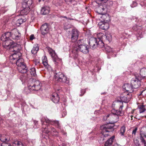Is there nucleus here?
Here are the masks:
<instances>
[{
    "label": "nucleus",
    "mask_w": 146,
    "mask_h": 146,
    "mask_svg": "<svg viewBox=\"0 0 146 146\" xmlns=\"http://www.w3.org/2000/svg\"><path fill=\"white\" fill-rule=\"evenodd\" d=\"M2 45L3 47L7 50L13 48L12 51L14 53L10 56V60H15L21 56V54L20 52L21 49V45L14 42L13 40H9L6 42H3Z\"/></svg>",
    "instance_id": "obj_1"
},
{
    "label": "nucleus",
    "mask_w": 146,
    "mask_h": 146,
    "mask_svg": "<svg viewBox=\"0 0 146 146\" xmlns=\"http://www.w3.org/2000/svg\"><path fill=\"white\" fill-rule=\"evenodd\" d=\"M119 103L121 105L120 106L118 110H111V113L109 114V123L107 124H111L114 125V123L117 122L119 120V116H122L123 115V111H122L123 107V103L117 102V104Z\"/></svg>",
    "instance_id": "obj_2"
},
{
    "label": "nucleus",
    "mask_w": 146,
    "mask_h": 146,
    "mask_svg": "<svg viewBox=\"0 0 146 146\" xmlns=\"http://www.w3.org/2000/svg\"><path fill=\"white\" fill-rule=\"evenodd\" d=\"M21 34L18 31L14 29L11 32H8L3 34L1 37V39L3 42L11 40L10 38L15 40H18L21 38Z\"/></svg>",
    "instance_id": "obj_3"
},
{
    "label": "nucleus",
    "mask_w": 146,
    "mask_h": 146,
    "mask_svg": "<svg viewBox=\"0 0 146 146\" xmlns=\"http://www.w3.org/2000/svg\"><path fill=\"white\" fill-rule=\"evenodd\" d=\"M107 9L106 7L104 8L103 7L101 10V18L102 20H101V29L105 30H107L109 27V23L111 19L109 15L106 13Z\"/></svg>",
    "instance_id": "obj_4"
},
{
    "label": "nucleus",
    "mask_w": 146,
    "mask_h": 146,
    "mask_svg": "<svg viewBox=\"0 0 146 146\" xmlns=\"http://www.w3.org/2000/svg\"><path fill=\"white\" fill-rule=\"evenodd\" d=\"M81 40L78 41L76 43V47H74L73 52L76 54L75 56L76 57L78 55V52L80 51L84 54H87L89 52V47L86 44H83Z\"/></svg>",
    "instance_id": "obj_5"
},
{
    "label": "nucleus",
    "mask_w": 146,
    "mask_h": 146,
    "mask_svg": "<svg viewBox=\"0 0 146 146\" xmlns=\"http://www.w3.org/2000/svg\"><path fill=\"white\" fill-rule=\"evenodd\" d=\"M113 127V125L110 123L101 126V129L102 131V133H101V134H102L101 135V139L102 138V139L103 140L105 139L109 135L108 134H105L104 133L112 131L114 130Z\"/></svg>",
    "instance_id": "obj_6"
},
{
    "label": "nucleus",
    "mask_w": 146,
    "mask_h": 146,
    "mask_svg": "<svg viewBox=\"0 0 146 146\" xmlns=\"http://www.w3.org/2000/svg\"><path fill=\"white\" fill-rule=\"evenodd\" d=\"M41 86V84L40 82L38 80H36L33 85L29 86L28 88L25 89V92L27 94L31 91H38L40 89Z\"/></svg>",
    "instance_id": "obj_7"
},
{
    "label": "nucleus",
    "mask_w": 146,
    "mask_h": 146,
    "mask_svg": "<svg viewBox=\"0 0 146 146\" xmlns=\"http://www.w3.org/2000/svg\"><path fill=\"white\" fill-rule=\"evenodd\" d=\"M32 4L31 0H24L22 3V7L24 9L21 11V14L22 15H27L30 10V6Z\"/></svg>",
    "instance_id": "obj_8"
},
{
    "label": "nucleus",
    "mask_w": 146,
    "mask_h": 146,
    "mask_svg": "<svg viewBox=\"0 0 146 146\" xmlns=\"http://www.w3.org/2000/svg\"><path fill=\"white\" fill-rule=\"evenodd\" d=\"M42 125L50 124L55 126L57 128L60 129L61 126L59 121H58L50 120L45 117H43L41 119Z\"/></svg>",
    "instance_id": "obj_9"
},
{
    "label": "nucleus",
    "mask_w": 146,
    "mask_h": 146,
    "mask_svg": "<svg viewBox=\"0 0 146 146\" xmlns=\"http://www.w3.org/2000/svg\"><path fill=\"white\" fill-rule=\"evenodd\" d=\"M141 78L139 76L135 74V78H132L131 81V84L133 88H137L140 86Z\"/></svg>",
    "instance_id": "obj_10"
},
{
    "label": "nucleus",
    "mask_w": 146,
    "mask_h": 146,
    "mask_svg": "<svg viewBox=\"0 0 146 146\" xmlns=\"http://www.w3.org/2000/svg\"><path fill=\"white\" fill-rule=\"evenodd\" d=\"M49 53L52 58L53 60L56 65H58L59 62L61 61L54 50L50 48L48 49Z\"/></svg>",
    "instance_id": "obj_11"
},
{
    "label": "nucleus",
    "mask_w": 146,
    "mask_h": 146,
    "mask_svg": "<svg viewBox=\"0 0 146 146\" xmlns=\"http://www.w3.org/2000/svg\"><path fill=\"white\" fill-rule=\"evenodd\" d=\"M54 77L59 82L68 83L67 82L68 80H67V77L61 72H59L56 73L54 75Z\"/></svg>",
    "instance_id": "obj_12"
},
{
    "label": "nucleus",
    "mask_w": 146,
    "mask_h": 146,
    "mask_svg": "<svg viewBox=\"0 0 146 146\" xmlns=\"http://www.w3.org/2000/svg\"><path fill=\"white\" fill-rule=\"evenodd\" d=\"M79 33V31L76 29L72 30L71 33V38L72 42H74L77 40Z\"/></svg>",
    "instance_id": "obj_13"
},
{
    "label": "nucleus",
    "mask_w": 146,
    "mask_h": 146,
    "mask_svg": "<svg viewBox=\"0 0 146 146\" xmlns=\"http://www.w3.org/2000/svg\"><path fill=\"white\" fill-rule=\"evenodd\" d=\"M49 29V26L47 23H45L41 26L40 28L41 34L44 36L48 32Z\"/></svg>",
    "instance_id": "obj_14"
},
{
    "label": "nucleus",
    "mask_w": 146,
    "mask_h": 146,
    "mask_svg": "<svg viewBox=\"0 0 146 146\" xmlns=\"http://www.w3.org/2000/svg\"><path fill=\"white\" fill-rule=\"evenodd\" d=\"M89 44L92 49H94L96 48L98 44L97 38L94 37L91 38L89 42Z\"/></svg>",
    "instance_id": "obj_15"
},
{
    "label": "nucleus",
    "mask_w": 146,
    "mask_h": 146,
    "mask_svg": "<svg viewBox=\"0 0 146 146\" xmlns=\"http://www.w3.org/2000/svg\"><path fill=\"white\" fill-rule=\"evenodd\" d=\"M123 94L125 95L121 96V100L125 102H128L131 98V93H127L125 92H124Z\"/></svg>",
    "instance_id": "obj_16"
},
{
    "label": "nucleus",
    "mask_w": 146,
    "mask_h": 146,
    "mask_svg": "<svg viewBox=\"0 0 146 146\" xmlns=\"http://www.w3.org/2000/svg\"><path fill=\"white\" fill-rule=\"evenodd\" d=\"M11 62L15 63L16 62V64L17 66V67H21L22 65H23L26 64L24 62V60L22 58H17L15 60H10Z\"/></svg>",
    "instance_id": "obj_17"
},
{
    "label": "nucleus",
    "mask_w": 146,
    "mask_h": 146,
    "mask_svg": "<svg viewBox=\"0 0 146 146\" xmlns=\"http://www.w3.org/2000/svg\"><path fill=\"white\" fill-rule=\"evenodd\" d=\"M107 39L108 41H111L112 40V36L110 34L106 35V34L104 35L102 33L101 34V47L104 46V44L102 41V40L105 39Z\"/></svg>",
    "instance_id": "obj_18"
},
{
    "label": "nucleus",
    "mask_w": 146,
    "mask_h": 146,
    "mask_svg": "<svg viewBox=\"0 0 146 146\" xmlns=\"http://www.w3.org/2000/svg\"><path fill=\"white\" fill-rule=\"evenodd\" d=\"M123 89H125L126 91L127 92H129V93H131L133 91V88L131 84H130L128 83L125 84L123 86Z\"/></svg>",
    "instance_id": "obj_19"
},
{
    "label": "nucleus",
    "mask_w": 146,
    "mask_h": 146,
    "mask_svg": "<svg viewBox=\"0 0 146 146\" xmlns=\"http://www.w3.org/2000/svg\"><path fill=\"white\" fill-rule=\"evenodd\" d=\"M44 125H43L42 127L43 128H44V130H42V131L43 132L45 133H48L50 132L51 133H52V132L54 133H58V132L56 131V129L53 127H50V130H49L48 129V127L47 128L46 127H44L43 126Z\"/></svg>",
    "instance_id": "obj_20"
},
{
    "label": "nucleus",
    "mask_w": 146,
    "mask_h": 146,
    "mask_svg": "<svg viewBox=\"0 0 146 146\" xmlns=\"http://www.w3.org/2000/svg\"><path fill=\"white\" fill-rule=\"evenodd\" d=\"M17 69L19 72L21 73H26L27 71V67L26 65H22V66L17 67Z\"/></svg>",
    "instance_id": "obj_21"
},
{
    "label": "nucleus",
    "mask_w": 146,
    "mask_h": 146,
    "mask_svg": "<svg viewBox=\"0 0 146 146\" xmlns=\"http://www.w3.org/2000/svg\"><path fill=\"white\" fill-rule=\"evenodd\" d=\"M52 101L55 103H57L59 100V98L58 94L57 93H54L51 97Z\"/></svg>",
    "instance_id": "obj_22"
},
{
    "label": "nucleus",
    "mask_w": 146,
    "mask_h": 146,
    "mask_svg": "<svg viewBox=\"0 0 146 146\" xmlns=\"http://www.w3.org/2000/svg\"><path fill=\"white\" fill-rule=\"evenodd\" d=\"M50 9V7H49L44 6L42 8L41 13L44 15L48 14L49 12Z\"/></svg>",
    "instance_id": "obj_23"
},
{
    "label": "nucleus",
    "mask_w": 146,
    "mask_h": 146,
    "mask_svg": "<svg viewBox=\"0 0 146 146\" xmlns=\"http://www.w3.org/2000/svg\"><path fill=\"white\" fill-rule=\"evenodd\" d=\"M136 74L141 77V79L142 80L144 78L146 77V69L142 68L140 70L139 74Z\"/></svg>",
    "instance_id": "obj_24"
},
{
    "label": "nucleus",
    "mask_w": 146,
    "mask_h": 146,
    "mask_svg": "<svg viewBox=\"0 0 146 146\" xmlns=\"http://www.w3.org/2000/svg\"><path fill=\"white\" fill-rule=\"evenodd\" d=\"M115 138V136H112L106 142L105 144V146H111L113 143Z\"/></svg>",
    "instance_id": "obj_25"
},
{
    "label": "nucleus",
    "mask_w": 146,
    "mask_h": 146,
    "mask_svg": "<svg viewBox=\"0 0 146 146\" xmlns=\"http://www.w3.org/2000/svg\"><path fill=\"white\" fill-rule=\"evenodd\" d=\"M10 139H8L4 135H1L0 134V140L3 142L1 145L2 146L3 145H4L5 143H7L9 141Z\"/></svg>",
    "instance_id": "obj_26"
},
{
    "label": "nucleus",
    "mask_w": 146,
    "mask_h": 146,
    "mask_svg": "<svg viewBox=\"0 0 146 146\" xmlns=\"http://www.w3.org/2000/svg\"><path fill=\"white\" fill-rule=\"evenodd\" d=\"M26 21V19L24 17L19 19L17 20L16 23V25L17 26H19L21 24L25 22Z\"/></svg>",
    "instance_id": "obj_27"
},
{
    "label": "nucleus",
    "mask_w": 146,
    "mask_h": 146,
    "mask_svg": "<svg viewBox=\"0 0 146 146\" xmlns=\"http://www.w3.org/2000/svg\"><path fill=\"white\" fill-rule=\"evenodd\" d=\"M42 63L44 66L49 70H50L51 67L48 64V61L47 60V58L46 56L44 57V58L42 60Z\"/></svg>",
    "instance_id": "obj_28"
},
{
    "label": "nucleus",
    "mask_w": 146,
    "mask_h": 146,
    "mask_svg": "<svg viewBox=\"0 0 146 146\" xmlns=\"http://www.w3.org/2000/svg\"><path fill=\"white\" fill-rule=\"evenodd\" d=\"M145 105H140L138 106V108L140 113H143L146 110Z\"/></svg>",
    "instance_id": "obj_29"
},
{
    "label": "nucleus",
    "mask_w": 146,
    "mask_h": 146,
    "mask_svg": "<svg viewBox=\"0 0 146 146\" xmlns=\"http://www.w3.org/2000/svg\"><path fill=\"white\" fill-rule=\"evenodd\" d=\"M13 146H24L23 143L18 141H15L13 142Z\"/></svg>",
    "instance_id": "obj_30"
},
{
    "label": "nucleus",
    "mask_w": 146,
    "mask_h": 146,
    "mask_svg": "<svg viewBox=\"0 0 146 146\" xmlns=\"http://www.w3.org/2000/svg\"><path fill=\"white\" fill-rule=\"evenodd\" d=\"M125 127L124 126H122L120 129V134L121 136H124L125 131Z\"/></svg>",
    "instance_id": "obj_31"
},
{
    "label": "nucleus",
    "mask_w": 146,
    "mask_h": 146,
    "mask_svg": "<svg viewBox=\"0 0 146 146\" xmlns=\"http://www.w3.org/2000/svg\"><path fill=\"white\" fill-rule=\"evenodd\" d=\"M63 3V1L62 0H57L54 3L56 6L57 7L61 6Z\"/></svg>",
    "instance_id": "obj_32"
},
{
    "label": "nucleus",
    "mask_w": 146,
    "mask_h": 146,
    "mask_svg": "<svg viewBox=\"0 0 146 146\" xmlns=\"http://www.w3.org/2000/svg\"><path fill=\"white\" fill-rule=\"evenodd\" d=\"M30 72L32 76H35L36 75L35 69V68H31L30 69Z\"/></svg>",
    "instance_id": "obj_33"
},
{
    "label": "nucleus",
    "mask_w": 146,
    "mask_h": 146,
    "mask_svg": "<svg viewBox=\"0 0 146 146\" xmlns=\"http://www.w3.org/2000/svg\"><path fill=\"white\" fill-rule=\"evenodd\" d=\"M38 50V48L37 46L34 47L31 50V52L32 54H35Z\"/></svg>",
    "instance_id": "obj_34"
},
{
    "label": "nucleus",
    "mask_w": 146,
    "mask_h": 146,
    "mask_svg": "<svg viewBox=\"0 0 146 146\" xmlns=\"http://www.w3.org/2000/svg\"><path fill=\"white\" fill-rule=\"evenodd\" d=\"M140 139L141 142L143 143L144 146H146V141L141 136V134H140Z\"/></svg>",
    "instance_id": "obj_35"
},
{
    "label": "nucleus",
    "mask_w": 146,
    "mask_h": 146,
    "mask_svg": "<svg viewBox=\"0 0 146 146\" xmlns=\"http://www.w3.org/2000/svg\"><path fill=\"white\" fill-rule=\"evenodd\" d=\"M109 114H108L106 115L103 117V121H108V122H109Z\"/></svg>",
    "instance_id": "obj_36"
},
{
    "label": "nucleus",
    "mask_w": 146,
    "mask_h": 146,
    "mask_svg": "<svg viewBox=\"0 0 146 146\" xmlns=\"http://www.w3.org/2000/svg\"><path fill=\"white\" fill-rule=\"evenodd\" d=\"M137 5V3L135 1H133L131 5L130 6L131 8H134Z\"/></svg>",
    "instance_id": "obj_37"
},
{
    "label": "nucleus",
    "mask_w": 146,
    "mask_h": 146,
    "mask_svg": "<svg viewBox=\"0 0 146 146\" xmlns=\"http://www.w3.org/2000/svg\"><path fill=\"white\" fill-rule=\"evenodd\" d=\"M105 49L106 51L108 52L112 51V49L109 46H107L105 48Z\"/></svg>",
    "instance_id": "obj_38"
},
{
    "label": "nucleus",
    "mask_w": 146,
    "mask_h": 146,
    "mask_svg": "<svg viewBox=\"0 0 146 146\" xmlns=\"http://www.w3.org/2000/svg\"><path fill=\"white\" fill-rule=\"evenodd\" d=\"M134 141V143H135V145H136V146H140V144L139 143V142L138 140L136 139Z\"/></svg>",
    "instance_id": "obj_39"
},
{
    "label": "nucleus",
    "mask_w": 146,
    "mask_h": 146,
    "mask_svg": "<svg viewBox=\"0 0 146 146\" xmlns=\"http://www.w3.org/2000/svg\"><path fill=\"white\" fill-rule=\"evenodd\" d=\"M137 128L136 127L133 130L132 132V134H134V135H135L136 134V133L137 131Z\"/></svg>",
    "instance_id": "obj_40"
},
{
    "label": "nucleus",
    "mask_w": 146,
    "mask_h": 146,
    "mask_svg": "<svg viewBox=\"0 0 146 146\" xmlns=\"http://www.w3.org/2000/svg\"><path fill=\"white\" fill-rule=\"evenodd\" d=\"M2 145L3 146H11V145L10 144L8 143V142L5 143L4 145Z\"/></svg>",
    "instance_id": "obj_41"
},
{
    "label": "nucleus",
    "mask_w": 146,
    "mask_h": 146,
    "mask_svg": "<svg viewBox=\"0 0 146 146\" xmlns=\"http://www.w3.org/2000/svg\"><path fill=\"white\" fill-rule=\"evenodd\" d=\"M133 29L135 30H137V25H135L133 28Z\"/></svg>",
    "instance_id": "obj_42"
},
{
    "label": "nucleus",
    "mask_w": 146,
    "mask_h": 146,
    "mask_svg": "<svg viewBox=\"0 0 146 146\" xmlns=\"http://www.w3.org/2000/svg\"><path fill=\"white\" fill-rule=\"evenodd\" d=\"M34 38V35H31L30 36V39L31 40H33Z\"/></svg>",
    "instance_id": "obj_43"
},
{
    "label": "nucleus",
    "mask_w": 146,
    "mask_h": 146,
    "mask_svg": "<svg viewBox=\"0 0 146 146\" xmlns=\"http://www.w3.org/2000/svg\"><path fill=\"white\" fill-rule=\"evenodd\" d=\"M96 2L98 5H99L100 4V0H96Z\"/></svg>",
    "instance_id": "obj_44"
},
{
    "label": "nucleus",
    "mask_w": 146,
    "mask_h": 146,
    "mask_svg": "<svg viewBox=\"0 0 146 146\" xmlns=\"http://www.w3.org/2000/svg\"><path fill=\"white\" fill-rule=\"evenodd\" d=\"M66 112L65 111H64L63 112V113L62 114V117H64L66 115Z\"/></svg>",
    "instance_id": "obj_45"
},
{
    "label": "nucleus",
    "mask_w": 146,
    "mask_h": 146,
    "mask_svg": "<svg viewBox=\"0 0 146 146\" xmlns=\"http://www.w3.org/2000/svg\"><path fill=\"white\" fill-rule=\"evenodd\" d=\"M108 0H101V3H106Z\"/></svg>",
    "instance_id": "obj_46"
},
{
    "label": "nucleus",
    "mask_w": 146,
    "mask_h": 146,
    "mask_svg": "<svg viewBox=\"0 0 146 146\" xmlns=\"http://www.w3.org/2000/svg\"><path fill=\"white\" fill-rule=\"evenodd\" d=\"M33 122H34V123L35 124V125H36L38 124V121L35 120H34Z\"/></svg>",
    "instance_id": "obj_47"
},
{
    "label": "nucleus",
    "mask_w": 146,
    "mask_h": 146,
    "mask_svg": "<svg viewBox=\"0 0 146 146\" xmlns=\"http://www.w3.org/2000/svg\"><path fill=\"white\" fill-rule=\"evenodd\" d=\"M95 11H96V13H98V15H100V13L99 12H98V11L97 10H96V9H95Z\"/></svg>",
    "instance_id": "obj_48"
},
{
    "label": "nucleus",
    "mask_w": 146,
    "mask_h": 146,
    "mask_svg": "<svg viewBox=\"0 0 146 146\" xmlns=\"http://www.w3.org/2000/svg\"><path fill=\"white\" fill-rule=\"evenodd\" d=\"M63 17L64 18H65L66 19H67V17H66V16H64V17Z\"/></svg>",
    "instance_id": "obj_49"
},
{
    "label": "nucleus",
    "mask_w": 146,
    "mask_h": 146,
    "mask_svg": "<svg viewBox=\"0 0 146 146\" xmlns=\"http://www.w3.org/2000/svg\"><path fill=\"white\" fill-rule=\"evenodd\" d=\"M132 116H132V115H130V117H131V118H132ZM132 119V118H131V119Z\"/></svg>",
    "instance_id": "obj_50"
},
{
    "label": "nucleus",
    "mask_w": 146,
    "mask_h": 146,
    "mask_svg": "<svg viewBox=\"0 0 146 146\" xmlns=\"http://www.w3.org/2000/svg\"><path fill=\"white\" fill-rule=\"evenodd\" d=\"M98 38L99 39V41H100V38Z\"/></svg>",
    "instance_id": "obj_51"
},
{
    "label": "nucleus",
    "mask_w": 146,
    "mask_h": 146,
    "mask_svg": "<svg viewBox=\"0 0 146 146\" xmlns=\"http://www.w3.org/2000/svg\"><path fill=\"white\" fill-rule=\"evenodd\" d=\"M97 113V112L96 111H95L94 113Z\"/></svg>",
    "instance_id": "obj_52"
},
{
    "label": "nucleus",
    "mask_w": 146,
    "mask_h": 146,
    "mask_svg": "<svg viewBox=\"0 0 146 146\" xmlns=\"http://www.w3.org/2000/svg\"><path fill=\"white\" fill-rule=\"evenodd\" d=\"M143 91L142 92H141V93L140 94V95H141L142 94V93H143Z\"/></svg>",
    "instance_id": "obj_53"
},
{
    "label": "nucleus",
    "mask_w": 146,
    "mask_h": 146,
    "mask_svg": "<svg viewBox=\"0 0 146 146\" xmlns=\"http://www.w3.org/2000/svg\"><path fill=\"white\" fill-rule=\"evenodd\" d=\"M101 94H102V93H101ZM103 94H106V92L105 93H103Z\"/></svg>",
    "instance_id": "obj_54"
},
{
    "label": "nucleus",
    "mask_w": 146,
    "mask_h": 146,
    "mask_svg": "<svg viewBox=\"0 0 146 146\" xmlns=\"http://www.w3.org/2000/svg\"><path fill=\"white\" fill-rule=\"evenodd\" d=\"M38 1H39V2H40V1L41 0H38Z\"/></svg>",
    "instance_id": "obj_55"
},
{
    "label": "nucleus",
    "mask_w": 146,
    "mask_h": 146,
    "mask_svg": "<svg viewBox=\"0 0 146 146\" xmlns=\"http://www.w3.org/2000/svg\"><path fill=\"white\" fill-rule=\"evenodd\" d=\"M55 135H56V136H57V134H55Z\"/></svg>",
    "instance_id": "obj_56"
},
{
    "label": "nucleus",
    "mask_w": 146,
    "mask_h": 146,
    "mask_svg": "<svg viewBox=\"0 0 146 146\" xmlns=\"http://www.w3.org/2000/svg\"><path fill=\"white\" fill-rule=\"evenodd\" d=\"M31 1H32V0H31Z\"/></svg>",
    "instance_id": "obj_57"
},
{
    "label": "nucleus",
    "mask_w": 146,
    "mask_h": 146,
    "mask_svg": "<svg viewBox=\"0 0 146 146\" xmlns=\"http://www.w3.org/2000/svg\"><path fill=\"white\" fill-rule=\"evenodd\" d=\"M83 91V90H82V91H81V92H82V91Z\"/></svg>",
    "instance_id": "obj_58"
},
{
    "label": "nucleus",
    "mask_w": 146,
    "mask_h": 146,
    "mask_svg": "<svg viewBox=\"0 0 146 146\" xmlns=\"http://www.w3.org/2000/svg\"><path fill=\"white\" fill-rule=\"evenodd\" d=\"M83 91V90H82V91H81V92H82V91Z\"/></svg>",
    "instance_id": "obj_59"
},
{
    "label": "nucleus",
    "mask_w": 146,
    "mask_h": 146,
    "mask_svg": "<svg viewBox=\"0 0 146 146\" xmlns=\"http://www.w3.org/2000/svg\"><path fill=\"white\" fill-rule=\"evenodd\" d=\"M83 91V90H82V91H81V92H82V91Z\"/></svg>",
    "instance_id": "obj_60"
},
{
    "label": "nucleus",
    "mask_w": 146,
    "mask_h": 146,
    "mask_svg": "<svg viewBox=\"0 0 146 146\" xmlns=\"http://www.w3.org/2000/svg\"><path fill=\"white\" fill-rule=\"evenodd\" d=\"M98 25H99V23H98Z\"/></svg>",
    "instance_id": "obj_61"
},
{
    "label": "nucleus",
    "mask_w": 146,
    "mask_h": 146,
    "mask_svg": "<svg viewBox=\"0 0 146 146\" xmlns=\"http://www.w3.org/2000/svg\"><path fill=\"white\" fill-rule=\"evenodd\" d=\"M102 50H104V49H103V48H102Z\"/></svg>",
    "instance_id": "obj_62"
},
{
    "label": "nucleus",
    "mask_w": 146,
    "mask_h": 146,
    "mask_svg": "<svg viewBox=\"0 0 146 146\" xmlns=\"http://www.w3.org/2000/svg\"><path fill=\"white\" fill-rule=\"evenodd\" d=\"M145 117L146 118V116H145Z\"/></svg>",
    "instance_id": "obj_63"
},
{
    "label": "nucleus",
    "mask_w": 146,
    "mask_h": 146,
    "mask_svg": "<svg viewBox=\"0 0 146 146\" xmlns=\"http://www.w3.org/2000/svg\"><path fill=\"white\" fill-rule=\"evenodd\" d=\"M145 137H146V135H145Z\"/></svg>",
    "instance_id": "obj_64"
}]
</instances>
